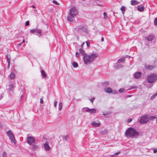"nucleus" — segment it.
Here are the masks:
<instances>
[{"instance_id":"1","label":"nucleus","mask_w":157,"mask_h":157,"mask_svg":"<svg viewBox=\"0 0 157 157\" xmlns=\"http://www.w3.org/2000/svg\"><path fill=\"white\" fill-rule=\"evenodd\" d=\"M98 56L97 53H91L90 55L86 54L83 57V60L85 64L88 65L93 62Z\"/></svg>"},{"instance_id":"2","label":"nucleus","mask_w":157,"mask_h":157,"mask_svg":"<svg viewBox=\"0 0 157 157\" xmlns=\"http://www.w3.org/2000/svg\"><path fill=\"white\" fill-rule=\"evenodd\" d=\"M125 135L128 138H136L139 135V133L134 128H129L125 132Z\"/></svg>"},{"instance_id":"3","label":"nucleus","mask_w":157,"mask_h":157,"mask_svg":"<svg viewBox=\"0 0 157 157\" xmlns=\"http://www.w3.org/2000/svg\"><path fill=\"white\" fill-rule=\"evenodd\" d=\"M78 13L77 10L75 7L71 8L69 10V13L67 17V19L70 21H73Z\"/></svg>"},{"instance_id":"4","label":"nucleus","mask_w":157,"mask_h":157,"mask_svg":"<svg viewBox=\"0 0 157 157\" xmlns=\"http://www.w3.org/2000/svg\"><path fill=\"white\" fill-rule=\"evenodd\" d=\"M147 79L148 83H153L157 79V75L155 73H151L147 76Z\"/></svg>"},{"instance_id":"5","label":"nucleus","mask_w":157,"mask_h":157,"mask_svg":"<svg viewBox=\"0 0 157 157\" xmlns=\"http://www.w3.org/2000/svg\"><path fill=\"white\" fill-rule=\"evenodd\" d=\"M149 121V118L147 115L142 116L140 118L139 122L140 124L146 123Z\"/></svg>"},{"instance_id":"6","label":"nucleus","mask_w":157,"mask_h":157,"mask_svg":"<svg viewBox=\"0 0 157 157\" xmlns=\"http://www.w3.org/2000/svg\"><path fill=\"white\" fill-rule=\"evenodd\" d=\"M7 133L11 141L15 144L16 142V141L15 140L14 136L12 132L10 131H9L7 132Z\"/></svg>"},{"instance_id":"7","label":"nucleus","mask_w":157,"mask_h":157,"mask_svg":"<svg viewBox=\"0 0 157 157\" xmlns=\"http://www.w3.org/2000/svg\"><path fill=\"white\" fill-rule=\"evenodd\" d=\"M87 108H83L82 109L83 112H84L85 111H86V112H89L92 114L96 112V110L95 109H86Z\"/></svg>"},{"instance_id":"8","label":"nucleus","mask_w":157,"mask_h":157,"mask_svg":"<svg viewBox=\"0 0 157 157\" xmlns=\"http://www.w3.org/2000/svg\"><path fill=\"white\" fill-rule=\"evenodd\" d=\"M27 141L28 144L31 145L35 142V140L33 137L29 136L27 138Z\"/></svg>"},{"instance_id":"9","label":"nucleus","mask_w":157,"mask_h":157,"mask_svg":"<svg viewBox=\"0 0 157 157\" xmlns=\"http://www.w3.org/2000/svg\"><path fill=\"white\" fill-rule=\"evenodd\" d=\"M156 65H150L145 64L144 65L145 68L147 70H151L156 67Z\"/></svg>"},{"instance_id":"10","label":"nucleus","mask_w":157,"mask_h":157,"mask_svg":"<svg viewBox=\"0 0 157 157\" xmlns=\"http://www.w3.org/2000/svg\"><path fill=\"white\" fill-rule=\"evenodd\" d=\"M14 87V83L12 82H10L9 85L7 86V88L8 90H12Z\"/></svg>"},{"instance_id":"11","label":"nucleus","mask_w":157,"mask_h":157,"mask_svg":"<svg viewBox=\"0 0 157 157\" xmlns=\"http://www.w3.org/2000/svg\"><path fill=\"white\" fill-rule=\"evenodd\" d=\"M78 32H86L87 30L83 26L82 27H79L78 28H77Z\"/></svg>"},{"instance_id":"12","label":"nucleus","mask_w":157,"mask_h":157,"mask_svg":"<svg viewBox=\"0 0 157 157\" xmlns=\"http://www.w3.org/2000/svg\"><path fill=\"white\" fill-rule=\"evenodd\" d=\"M44 147L45 150L47 151H49L51 149L48 145V142H47L44 144Z\"/></svg>"},{"instance_id":"13","label":"nucleus","mask_w":157,"mask_h":157,"mask_svg":"<svg viewBox=\"0 0 157 157\" xmlns=\"http://www.w3.org/2000/svg\"><path fill=\"white\" fill-rule=\"evenodd\" d=\"M142 75V73L140 72H136L134 75V77L135 78H139Z\"/></svg>"},{"instance_id":"14","label":"nucleus","mask_w":157,"mask_h":157,"mask_svg":"<svg viewBox=\"0 0 157 157\" xmlns=\"http://www.w3.org/2000/svg\"><path fill=\"white\" fill-rule=\"evenodd\" d=\"M154 37L153 35H150L148 36L147 37H145V39H146L148 41H152Z\"/></svg>"},{"instance_id":"15","label":"nucleus","mask_w":157,"mask_h":157,"mask_svg":"<svg viewBox=\"0 0 157 157\" xmlns=\"http://www.w3.org/2000/svg\"><path fill=\"white\" fill-rule=\"evenodd\" d=\"M104 90L107 93H111L113 91L112 89L110 87L105 88Z\"/></svg>"},{"instance_id":"16","label":"nucleus","mask_w":157,"mask_h":157,"mask_svg":"<svg viewBox=\"0 0 157 157\" xmlns=\"http://www.w3.org/2000/svg\"><path fill=\"white\" fill-rule=\"evenodd\" d=\"M79 50L80 53L82 56L83 57L87 54L85 53V51L82 48H80Z\"/></svg>"},{"instance_id":"17","label":"nucleus","mask_w":157,"mask_h":157,"mask_svg":"<svg viewBox=\"0 0 157 157\" xmlns=\"http://www.w3.org/2000/svg\"><path fill=\"white\" fill-rule=\"evenodd\" d=\"M139 2L136 0H132L131 1V4L132 5H136L138 4Z\"/></svg>"},{"instance_id":"18","label":"nucleus","mask_w":157,"mask_h":157,"mask_svg":"<svg viewBox=\"0 0 157 157\" xmlns=\"http://www.w3.org/2000/svg\"><path fill=\"white\" fill-rule=\"evenodd\" d=\"M91 125L92 126L94 127H98L100 125V123H96L94 122H93L91 123Z\"/></svg>"},{"instance_id":"19","label":"nucleus","mask_w":157,"mask_h":157,"mask_svg":"<svg viewBox=\"0 0 157 157\" xmlns=\"http://www.w3.org/2000/svg\"><path fill=\"white\" fill-rule=\"evenodd\" d=\"M137 9L138 10L140 11H142L144 10V7L142 5H139L138 6Z\"/></svg>"},{"instance_id":"20","label":"nucleus","mask_w":157,"mask_h":157,"mask_svg":"<svg viewBox=\"0 0 157 157\" xmlns=\"http://www.w3.org/2000/svg\"><path fill=\"white\" fill-rule=\"evenodd\" d=\"M125 57H122L118 59L117 62L118 63L123 62L124 63L125 62Z\"/></svg>"},{"instance_id":"21","label":"nucleus","mask_w":157,"mask_h":157,"mask_svg":"<svg viewBox=\"0 0 157 157\" xmlns=\"http://www.w3.org/2000/svg\"><path fill=\"white\" fill-rule=\"evenodd\" d=\"M15 76V74L14 73L12 72L10 75V78L11 79H13L14 78Z\"/></svg>"},{"instance_id":"22","label":"nucleus","mask_w":157,"mask_h":157,"mask_svg":"<svg viewBox=\"0 0 157 157\" xmlns=\"http://www.w3.org/2000/svg\"><path fill=\"white\" fill-rule=\"evenodd\" d=\"M36 33L38 34H37L39 36H41L42 35L41 30L40 29H38L37 28Z\"/></svg>"},{"instance_id":"23","label":"nucleus","mask_w":157,"mask_h":157,"mask_svg":"<svg viewBox=\"0 0 157 157\" xmlns=\"http://www.w3.org/2000/svg\"><path fill=\"white\" fill-rule=\"evenodd\" d=\"M102 85L104 86H108L109 85V82L108 81H105L102 83Z\"/></svg>"},{"instance_id":"24","label":"nucleus","mask_w":157,"mask_h":157,"mask_svg":"<svg viewBox=\"0 0 157 157\" xmlns=\"http://www.w3.org/2000/svg\"><path fill=\"white\" fill-rule=\"evenodd\" d=\"M41 74L43 78H45L46 77L47 75L44 70H42L41 71Z\"/></svg>"},{"instance_id":"25","label":"nucleus","mask_w":157,"mask_h":157,"mask_svg":"<svg viewBox=\"0 0 157 157\" xmlns=\"http://www.w3.org/2000/svg\"><path fill=\"white\" fill-rule=\"evenodd\" d=\"M39 148L38 146L36 144L32 145V149L33 150H35Z\"/></svg>"},{"instance_id":"26","label":"nucleus","mask_w":157,"mask_h":157,"mask_svg":"<svg viewBox=\"0 0 157 157\" xmlns=\"http://www.w3.org/2000/svg\"><path fill=\"white\" fill-rule=\"evenodd\" d=\"M116 66L117 68H121L123 67L121 64L117 63H116Z\"/></svg>"},{"instance_id":"27","label":"nucleus","mask_w":157,"mask_h":157,"mask_svg":"<svg viewBox=\"0 0 157 157\" xmlns=\"http://www.w3.org/2000/svg\"><path fill=\"white\" fill-rule=\"evenodd\" d=\"M63 107V104L61 102H60L59 103V106H58V108L59 110L60 111H61L62 108Z\"/></svg>"},{"instance_id":"28","label":"nucleus","mask_w":157,"mask_h":157,"mask_svg":"<svg viewBox=\"0 0 157 157\" xmlns=\"http://www.w3.org/2000/svg\"><path fill=\"white\" fill-rule=\"evenodd\" d=\"M125 7L124 6H122L121 9L123 14H124L125 11Z\"/></svg>"},{"instance_id":"29","label":"nucleus","mask_w":157,"mask_h":157,"mask_svg":"<svg viewBox=\"0 0 157 157\" xmlns=\"http://www.w3.org/2000/svg\"><path fill=\"white\" fill-rule=\"evenodd\" d=\"M72 65L74 67L76 68L78 67V63L75 62H74L72 63Z\"/></svg>"},{"instance_id":"30","label":"nucleus","mask_w":157,"mask_h":157,"mask_svg":"<svg viewBox=\"0 0 157 157\" xmlns=\"http://www.w3.org/2000/svg\"><path fill=\"white\" fill-rule=\"evenodd\" d=\"M37 28L34 29H31L30 30V32L32 33H34L35 32H36Z\"/></svg>"},{"instance_id":"31","label":"nucleus","mask_w":157,"mask_h":157,"mask_svg":"<svg viewBox=\"0 0 157 157\" xmlns=\"http://www.w3.org/2000/svg\"><path fill=\"white\" fill-rule=\"evenodd\" d=\"M148 117L149 118V121L155 119V117L154 116H148Z\"/></svg>"},{"instance_id":"32","label":"nucleus","mask_w":157,"mask_h":157,"mask_svg":"<svg viewBox=\"0 0 157 157\" xmlns=\"http://www.w3.org/2000/svg\"><path fill=\"white\" fill-rule=\"evenodd\" d=\"M2 157H6L7 156V154L4 151L2 154Z\"/></svg>"},{"instance_id":"33","label":"nucleus","mask_w":157,"mask_h":157,"mask_svg":"<svg viewBox=\"0 0 157 157\" xmlns=\"http://www.w3.org/2000/svg\"><path fill=\"white\" fill-rule=\"evenodd\" d=\"M103 15H104V18L106 19L107 18L108 16H107V14L105 12L104 13Z\"/></svg>"},{"instance_id":"34","label":"nucleus","mask_w":157,"mask_h":157,"mask_svg":"<svg viewBox=\"0 0 157 157\" xmlns=\"http://www.w3.org/2000/svg\"><path fill=\"white\" fill-rule=\"evenodd\" d=\"M86 44L87 47H89L90 45V42L89 41H87L86 42Z\"/></svg>"},{"instance_id":"35","label":"nucleus","mask_w":157,"mask_h":157,"mask_svg":"<svg viewBox=\"0 0 157 157\" xmlns=\"http://www.w3.org/2000/svg\"><path fill=\"white\" fill-rule=\"evenodd\" d=\"M157 96L156 95V94H154L151 97V98H150V99L151 100H152L155 97V96Z\"/></svg>"},{"instance_id":"36","label":"nucleus","mask_w":157,"mask_h":157,"mask_svg":"<svg viewBox=\"0 0 157 157\" xmlns=\"http://www.w3.org/2000/svg\"><path fill=\"white\" fill-rule=\"evenodd\" d=\"M154 24L155 25H157V17L155 18L154 21Z\"/></svg>"},{"instance_id":"37","label":"nucleus","mask_w":157,"mask_h":157,"mask_svg":"<svg viewBox=\"0 0 157 157\" xmlns=\"http://www.w3.org/2000/svg\"><path fill=\"white\" fill-rule=\"evenodd\" d=\"M6 57L7 58V62H10V57L8 56H7Z\"/></svg>"},{"instance_id":"38","label":"nucleus","mask_w":157,"mask_h":157,"mask_svg":"<svg viewBox=\"0 0 157 157\" xmlns=\"http://www.w3.org/2000/svg\"><path fill=\"white\" fill-rule=\"evenodd\" d=\"M53 2L56 5H58L59 4V3L57 2L55 0H53Z\"/></svg>"},{"instance_id":"39","label":"nucleus","mask_w":157,"mask_h":157,"mask_svg":"<svg viewBox=\"0 0 157 157\" xmlns=\"http://www.w3.org/2000/svg\"><path fill=\"white\" fill-rule=\"evenodd\" d=\"M124 89L123 88H121L119 90V92L120 93L124 91Z\"/></svg>"},{"instance_id":"40","label":"nucleus","mask_w":157,"mask_h":157,"mask_svg":"<svg viewBox=\"0 0 157 157\" xmlns=\"http://www.w3.org/2000/svg\"><path fill=\"white\" fill-rule=\"evenodd\" d=\"M29 24V21H26L25 23V25L26 26H28Z\"/></svg>"},{"instance_id":"41","label":"nucleus","mask_w":157,"mask_h":157,"mask_svg":"<svg viewBox=\"0 0 157 157\" xmlns=\"http://www.w3.org/2000/svg\"><path fill=\"white\" fill-rule=\"evenodd\" d=\"M57 103V102L56 101H54V106L55 107H56Z\"/></svg>"},{"instance_id":"42","label":"nucleus","mask_w":157,"mask_h":157,"mask_svg":"<svg viewBox=\"0 0 157 157\" xmlns=\"http://www.w3.org/2000/svg\"><path fill=\"white\" fill-rule=\"evenodd\" d=\"M68 138V136H64L63 139H65V140H67Z\"/></svg>"},{"instance_id":"43","label":"nucleus","mask_w":157,"mask_h":157,"mask_svg":"<svg viewBox=\"0 0 157 157\" xmlns=\"http://www.w3.org/2000/svg\"><path fill=\"white\" fill-rule=\"evenodd\" d=\"M75 55H76V56L77 58H78L79 56V54L78 52H76V53H75Z\"/></svg>"},{"instance_id":"44","label":"nucleus","mask_w":157,"mask_h":157,"mask_svg":"<svg viewBox=\"0 0 157 157\" xmlns=\"http://www.w3.org/2000/svg\"><path fill=\"white\" fill-rule=\"evenodd\" d=\"M95 99L94 98H92L91 99H90V101L92 103L94 101V100Z\"/></svg>"},{"instance_id":"45","label":"nucleus","mask_w":157,"mask_h":157,"mask_svg":"<svg viewBox=\"0 0 157 157\" xmlns=\"http://www.w3.org/2000/svg\"><path fill=\"white\" fill-rule=\"evenodd\" d=\"M132 121V119L131 118H129L127 121V122L128 123H130Z\"/></svg>"},{"instance_id":"46","label":"nucleus","mask_w":157,"mask_h":157,"mask_svg":"<svg viewBox=\"0 0 157 157\" xmlns=\"http://www.w3.org/2000/svg\"><path fill=\"white\" fill-rule=\"evenodd\" d=\"M153 150H154L153 151V152L154 153H157V150H156V148L153 149Z\"/></svg>"},{"instance_id":"47","label":"nucleus","mask_w":157,"mask_h":157,"mask_svg":"<svg viewBox=\"0 0 157 157\" xmlns=\"http://www.w3.org/2000/svg\"><path fill=\"white\" fill-rule=\"evenodd\" d=\"M43 98H40V103L41 104H42L43 103Z\"/></svg>"},{"instance_id":"48","label":"nucleus","mask_w":157,"mask_h":157,"mask_svg":"<svg viewBox=\"0 0 157 157\" xmlns=\"http://www.w3.org/2000/svg\"><path fill=\"white\" fill-rule=\"evenodd\" d=\"M152 86V85H149L148 86H147L148 88H151Z\"/></svg>"},{"instance_id":"49","label":"nucleus","mask_w":157,"mask_h":157,"mask_svg":"<svg viewBox=\"0 0 157 157\" xmlns=\"http://www.w3.org/2000/svg\"><path fill=\"white\" fill-rule=\"evenodd\" d=\"M8 65L7 68H9L10 67V62H8Z\"/></svg>"},{"instance_id":"50","label":"nucleus","mask_w":157,"mask_h":157,"mask_svg":"<svg viewBox=\"0 0 157 157\" xmlns=\"http://www.w3.org/2000/svg\"><path fill=\"white\" fill-rule=\"evenodd\" d=\"M84 44H85L84 42H83V43L82 44H81V46H82V47H83V45Z\"/></svg>"},{"instance_id":"51","label":"nucleus","mask_w":157,"mask_h":157,"mask_svg":"<svg viewBox=\"0 0 157 157\" xmlns=\"http://www.w3.org/2000/svg\"><path fill=\"white\" fill-rule=\"evenodd\" d=\"M119 153H116L114 154L115 156H117L118 154Z\"/></svg>"},{"instance_id":"52","label":"nucleus","mask_w":157,"mask_h":157,"mask_svg":"<svg viewBox=\"0 0 157 157\" xmlns=\"http://www.w3.org/2000/svg\"><path fill=\"white\" fill-rule=\"evenodd\" d=\"M117 93V92L116 91H114L113 92L114 94H116Z\"/></svg>"},{"instance_id":"53","label":"nucleus","mask_w":157,"mask_h":157,"mask_svg":"<svg viewBox=\"0 0 157 157\" xmlns=\"http://www.w3.org/2000/svg\"><path fill=\"white\" fill-rule=\"evenodd\" d=\"M101 41H104V39L102 37L101 38Z\"/></svg>"},{"instance_id":"54","label":"nucleus","mask_w":157,"mask_h":157,"mask_svg":"<svg viewBox=\"0 0 157 157\" xmlns=\"http://www.w3.org/2000/svg\"><path fill=\"white\" fill-rule=\"evenodd\" d=\"M22 44V43H21L18 44V46H21V45Z\"/></svg>"},{"instance_id":"55","label":"nucleus","mask_w":157,"mask_h":157,"mask_svg":"<svg viewBox=\"0 0 157 157\" xmlns=\"http://www.w3.org/2000/svg\"><path fill=\"white\" fill-rule=\"evenodd\" d=\"M130 57V56H127L125 57L126 58H129Z\"/></svg>"},{"instance_id":"56","label":"nucleus","mask_w":157,"mask_h":157,"mask_svg":"<svg viewBox=\"0 0 157 157\" xmlns=\"http://www.w3.org/2000/svg\"><path fill=\"white\" fill-rule=\"evenodd\" d=\"M2 97H3L2 96H0V100L1 99Z\"/></svg>"},{"instance_id":"57","label":"nucleus","mask_w":157,"mask_h":157,"mask_svg":"<svg viewBox=\"0 0 157 157\" xmlns=\"http://www.w3.org/2000/svg\"><path fill=\"white\" fill-rule=\"evenodd\" d=\"M128 96L129 97H131L132 96V95H128Z\"/></svg>"},{"instance_id":"58","label":"nucleus","mask_w":157,"mask_h":157,"mask_svg":"<svg viewBox=\"0 0 157 157\" xmlns=\"http://www.w3.org/2000/svg\"><path fill=\"white\" fill-rule=\"evenodd\" d=\"M24 41H25V40H23L22 42L21 43H23V42H24Z\"/></svg>"},{"instance_id":"59","label":"nucleus","mask_w":157,"mask_h":157,"mask_svg":"<svg viewBox=\"0 0 157 157\" xmlns=\"http://www.w3.org/2000/svg\"><path fill=\"white\" fill-rule=\"evenodd\" d=\"M101 0H96V1H101Z\"/></svg>"},{"instance_id":"60","label":"nucleus","mask_w":157,"mask_h":157,"mask_svg":"<svg viewBox=\"0 0 157 157\" xmlns=\"http://www.w3.org/2000/svg\"><path fill=\"white\" fill-rule=\"evenodd\" d=\"M103 115H104V116H105V115H107V114H103Z\"/></svg>"},{"instance_id":"61","label":"nucleus","mask_w":157,"mask_h":157,"mask_svg":"<svg viewBox=\"0 0 157 157\" xmlns=\"http://www.w3.org/2000/svg\"><path fill=\"white\" fill-rule=\"evenodd\" d=\"M33 7L34 8H35V6H33Z\"/></svg>"},{"instance_id":"62","label":"nucleus","mask_w":157,"mask_h":157,"mask_svg":"<svg viewBox=\"0 0 157 157\" xmlns=\"http://www.w3.org/2000/svg\"><path fill=\"white\" fill-rule=\"evenodd\" d=\"M156 95L157 96V92L155 93Z\"/></svg>"},{"instance_id":"63","label":"nucleus","mask_w":157,"mask_h":157,"mask_svg":"<svg viewBox=\"0 0 157 157\" xmlns=\"http://www.w3.org/2000/svg\"><path fill=\"white\" fill-rule=\"evenodd\" d=\"M83 0V1H85V0Z\"/></svg>"},{"instance_id":"64","label":"nucleus","mask_w":157,"mask_h":157,"mask_svg":"<svg viewBox=\"0 0 157 157\" xmlns=\"http://www.w3.org/2000/svg\"><path fill=\"white\" fill-rule=\"evenodd\" d=\"M156 150H157V148H156Z\"/></svg>"}]
</instances>
